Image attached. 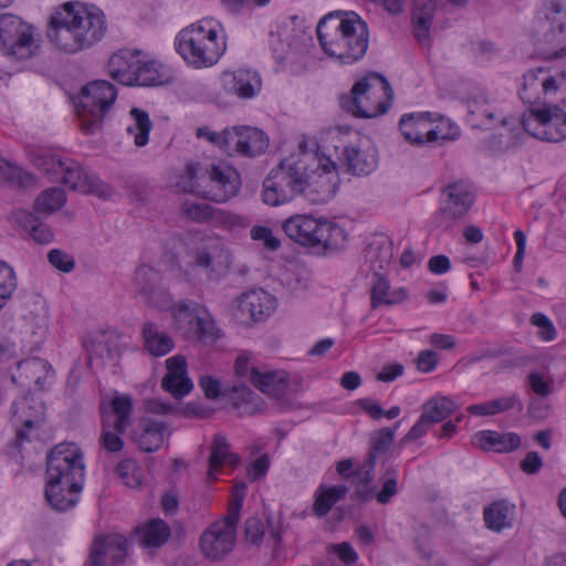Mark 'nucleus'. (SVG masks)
Wrapping results in <instances>:
<instances>
[{"mask_svg": "<svg viewBox=\"0 0 566 566\" xmlns=\"http://www.w3.org/2000/svg\"><path fill=\"white\" fill-rule=\"evenodd\" d=\"M107 32L106 15L96 7L66 2L51 15L48 38L70 54L91 49Z\"/></svg>", "mask_w": 566, "mask_h": 566, "instance_id": "1", "label": "nucleus"}, {"mask_svg": "<svg viewBox=\"0 0 566 566\" xmlns=\"http://www.w3.org/2000/svg\"><path fill=\"white\" fill-rule=\"evenodd\" d=\"M85 467L74 443L55 446L46 458L45 499L52 509L65 512L78 502Z\"/></svg>", "mask_w": 566, "mask_h": 566, "instance_id": "2", "label": "nucleus"}, {"mask_svg": "<svg viewBox=\"0 0 566 566\" xmlns=\"http://www.w3.org/2000/svg\"><path fill=\"white\" fill-rule=\"evenodd\" d=\"M317 160V153L300 150L282 159L263 180L262 198L268 206H280L303 195L308 187V174Z\"/></svg>", "mask_w": 566, "mask_h": 566, "instance_id": "3", "label": "nucleus"}, {"mask_svg": "<svg viewBox=\"0 0 566 566\" xmlns=\"http://www.w3.org/2000/svg\"><path fill=\"white\" fill-rule=\"evenodd\" d=\"M326 22L317 25V39L324 52L342 64L361 60L369 45V29L359 14L347 11L339 17L333 31H325Z\"/></svg>", "mask_w": 566, "mask_h": 566, "instance_id": "4", "label": "nucleus"}, {"mask_svg": "<svg viewBox=\"0 0 566 566\" xmlns=\"http://www.w3.org/2000/svg\"><path fill=\"white\" fill-rule=\"evenodd\" d=\"M282 229L289 239L317 255H326L342 249L347 240V234L340 226L311 214H294L283 221Z\"/></svg>", "mask_w": 566, "mask_h": 566, "instance_id": "5", "label": "nucleus"}, {"mask_svg": "<svg viewBox=\"0 0 566 566\" xmlns=\"http://www.w3.org/2000/svg\"><path fill=\"white\" fill-rule=\"evenodd\" d=\"M185 178V191L219 203L235 197L241 187L240 174L223 160L211 163L200 175L199 165L189 164L186 166Z\"/></svg>", "mask_w": 566, "mask_h": 566, "instance_id": "6", "label": "nucleus"}, {"mask_svg": "<svg viewBox=\"0 0 566 566\" xmlns=\"http://www.w3.org/2000/svg\"><path fill=\"white\" fill-rule=\"evenodd\" d=\"M199 21L182 29L176 36L175 46L182 59L193 69H207L218 63L227 50L224 38L218 31Z\"/></svg>", "mask_w": 566, "mask_h": 566, "instance_id": "7", "label": "nucleus"}, {"mask_svg": "<svg viewBox=\"0 0 566 566\" xmlns=\"http://www.w3.org/2000/svg\"><path fill=\"white\" fill-rule=\"evenodd\" d=\"M392 88L386 77L371 73L356 81L348 94L339 97L346 113L358 118H374L385 114L391 106Z\"/></svg>", "mask_w": 566, "mask_h": 566, "instance_id": "8", "label": "nucleus"}, {"mask_svg": "<svg viewBox=\"0 0 566 566\" xmlns=\"http://www.w3.org/2000/svg\"><path fill=\"white\" fill-rule=\"evenodd\" d=\"M243 495L234 499L224 517L211 523L199 537V549L210 562L223 560L234 548Z\"/></svg>", "mask_w": 566, "mask_h": 566, "instance_id": "9", "label": "nucleus"}, {"mask_svg": "<svg viewBox=\"0 0 566 566\" xmlns=\"http://www.w3.org/2000/svg\"><path fill=\"white\" fill-rule=\"evenodd\" d=\"M117 97L116 87L105 81L97 80L85 85L78 96L76 112L81 129L85 134H94L102 124Z\"/></svg>", "mask_w": 566, "mask_h": 566, "instance_id": "10", "label": "nucleus"}, {"mask_svg": "<svg viewBox=\"0 0 566 566\" xmlns=\"http://www.w3.org/2000/svg\"><path fill=\"white\" fill-rule=\"evenodd\" d=\"M528 104L530 109L521 118L523 129L531 136L547 143L566 139V112L558 104Z\"/></svg>", "mask_w": 566, "mask_h": 566, "instance_id": "11", "label": "nucleus"}, {"mask_svg": "<svg viewBox=\"0 0 566 566\" xmlns=\"http://www.w3.org/2000/svg\"><path fill=\"white\" fill-rule=\"evenodd\" d=\"M175 327L185 338L200 342H213L218 328L205 307L192 301H180L171 307Z\"/></svg>", "mask_w": 566, "mask_h": 566, "instance_id": "12", "label": "nucleus"}, {"mask_svg": "<svg viewBox=\"0 0 566 566\" xmlns=\"http://www.w3.org/2000/svg\"><path fill=\"white\" fill-rule=\"evenodd\" d=\"M523 86L520 97L525 104H542L545 101H556L560 92V103L566 104V69L551 73L545 67H537L527 71L523 76Z\"/></svg>", "mask_w": 566, "mask_h": 566, "instance_id": "13", "label": "nucleus"}, {"mask_svg": "<svg viewBox=\"0 0 566 566\" xmlns=\"http://www.w3.org/2000/svg\"><path fill=\"white\" fill-rule=\"evenodd\" d=\"M442 199L434 214L437 228L450 231L454 223L462 219L472 208L475 196L471 185L459 180L444 186L441 190Z\"/></svg>", "mask_w": 566, "mask_h": 566, "instance_id": "14", "label": "nucleus"}, {"mask_svg": "<svg viewBox=\"0 0 566 566\" xmlns=\"http://www.w3.org/2000/svg\"><path fill=\"white\" fill-rule=\"evenodd\" d=\"M133 402L129 396H116L111 401V411L102 412L99 443L107 452H119L124 448L122 436L132 424Z\"/></svg>", "mask_w": 566, "mask_h": 566, "instance_id": "15", "label": "nucleus"}, {"mask_svg": "<svg viewBox=\"0 0 566 566\" xmlns=\"http://www.w3.org/2000/svg\"><path fill=\"white\" fill-rule=\"evenodd\" d=\"M32 27L18 15H0V51L15 60H25L34 53Z\"/></svg>", "mask_w": 566, "mask_h": 566, "instance_id": "16", "label": "nucleus"}, {"mask_svg": "<svg viewBox=\"0 0 566 566\" xmlns=\"http://www.w3.org/2000/svg\"><path fill=\"white\" fill-rule=\"evenodd\" d=\"M199 385L208 399H216L219 396L229 397L232 407L238 410L240 416H252L261 410L260 397L244 384L221 388L218 379L203 376L200 378Z\"/></svg>", "mask_w": 566, "mask_h": 566, "instance_id": "17", "label": "nucleus"}, {"mask_svg": "<svg viewBox=\"0 0 566 566\" xmlns=\"http://www.w3.org/2000/svg\"><path fill=\"white\" fill-rule=\"evenodd\" d=\"M338 186L337 165L329 157L319 156L308 174V187L303 193L314 203H325L334 197Z\"/></svg>", "mask_w": 566, "mask_h": 566, "instance_id": "18", "label": "nucleus"}, {"mask_svg": "<svg viewBox=\"0 0 566 566\" xmlns=\"http://www.w3.org/2000/svg\"><path fill=\"white\" fill-rule=\"evenodd\" d=\"M60 180L71 190L86 195L93 193L101 198H107L114 192V189L109 185L103 182L95 175H88L80 163L70 158L65 159Z\"/></svg>", "mask_w": 566, "mask_h": 566, "instance_id": "19", "label": "nucleus"}, {"mask_svg": "<svg viewBox=\"0 0 566 566\" xmlns=\"http://www.w3.org/2000/svg\"><path fill=\"white\" fill-rule=\"evenodd\" d=\"M138 292L151 305L160 310H169L176 304L169 292L159 285V273L151 266L140 265L135 272Z\"/></svg>", "mask_w": 566, "mask_h": 566, "instance_id": "20", "label": "nucleus"}, {"mask_svg": "<svg viewBox=\"0 0 566 566\" xmlns=\"http://www.w3.org/2000/svg\"><path fill=\"white\" fill-rule=\"evenodd\" d=\"M222 90L241 99H251L261 91L262 81L258 72L247 69L224 71L220 75Z\"/></svg>", "mask_w": 566, "mask_h": 566, "instance_id": "21", "label": "nucleus"}, {"mask_svg": "<svg viewBox=\"0 0 566 566\" xmlns=\"http://www.w3.org/2000/svg\"><path fill=\"white\" fill-rule=\"evenodd\" d=\"M109 557L114 565H122L127 556V539L120 534L96 536L91 546L86 566H104V558Z\"/></svg>", "mask_w": 566, "mask_h": 566, "instance_id": "22", "label": "nucleus"}, {"mask_svg": "<svg viewBox=\"0 0 566 566\" xmlns=\"http://www.w3.org/2000/svg\"><path fill=\"white\" fill-rule=\"evenodd\" d=\"M228 149L233 150L243 157H255L265 151L269 146V139L265 134L258 128L244 126L234 127L228 133Z\"/></svg>", "mask_w": 566, "mask_h": 566, "instance_id": "23", "label": "nucleus"}, {"mask_svg": "<svg viewBox=\"0 0 566 566\" xmlns=\"http://www.w3.org/2000/svg\"><path fill=\"white\" fill-rule=\"evenodd\" d=\"M275 310L274 297L263 290H253L242 294L238 304V316L244 322L265 321Z\"/></svg>", "mask_w": 566, "mask_h": 566, "instance_id": "24", "label": "nucleus"}, {"mask_svg": "<svg viewBox=\"0 0 566 566\" xmlns=\"http://www.w3.org/2000/svg\"><path fill=\"white\" fill-rule=\"evenodd\" d=\"M140 54V51L129 49H120L115 52L107 63L109 76L123 85L133 86Z\"/></svg>", "mask_w": 566, "mask_h": 566, "instance_id": "25", "label": "nucleus"}, {"mask_svg": "<svg viewBox=\"0 0 566 566\" xmlns=\"http://www.w3.org/2000/svg\"><path fill=\"white\" fill-rule=\"evenodd\" d=\"M432 115L429 112L403 114L399 120V130L412 145L430 144Z\"/></svg>", "mask_w": 566, "mask_h": 566, "instance_id": "26", "label": "nucleus"}, {"mask_svg": "<svg viewBox=\"0 0 566 566\" xmlns=\"http://www.w3.org/2000/svg\"><path fill=\"white\" fill-rule=\"evenodd\" d=\"M342 164L352 175L367 176L377 167V157L374 151L360 149L353 145H344L339 156Z\"/></svg>", "mask_w": 566, "mask_h": 566, "instance_id": "27", "label": "nucleus"}, {"mask_svg": "<svg viewBox=\"0 0 566 566\" xmlns=\"http://www.w3.org/2000/svg\"><path fill=\"white\" fill-rule=\"evenodd\" d=\"M250 382L260 391L275 399H282L287 389L289 381L284 371H260L252 367L250 371Z\"/></svg>", "mask_w": 566, "mask_h": 566, "instance_id": "28", "label": "nucleus"}, {"mask_svg": "<svg viewBox=\"0 0 566 566\" xmlns=\"http://www.w3.org/2000/svg\"><path fill=\"white\" fill-rule=\"evenodd\" d=\"M182 214L197 223L214 222L233 226L237 223L238 217L214 208L209 203H184L181 207Z\"/></svg>", "mask_w": 566, "mask_h": 566, "instance_id": "29", "label": "nucleus"}, {"mask_svg": "<svg viewBox=\"0 0 566 566\" xmlns=\"http://www.w3.org/2000/svg\"><path fill=\"white\" fill-rule=\"evenodd\" d=\"M142 338L145 350L154 357L165 356L175 347L172 337L161 331L154 322L143 324Z\"/></svg>", "mask_w": 566, "mask_h": 566, "instance_id": "30", "label": "nucleus"}, {"mask_svg": "<svg viewBox=\"0 0 566 566\" xmlns=\"http://www.w3.org/2000/svg\"><path fill=\"white\" fill-rule=\"evenodd\" d=\"M408 297L403 287L391 291L389 281L381 274L375 273L370 286V306L376 310L381 305H395Z\"/></svg>", "mask_w": 566, "mask_h": 566, "instance_id": "31", "label": "nucleus"}, {"mask_svg": "<svg viewBox=\"0 0 566 566\" xmlns=\"http://www.w3.org/2000/svg\"><path fill=\"white\" fill-rule=\"evenodd\" d=\"M481 449L495 452H512L521 446V438L515 432L501 433L493 430H483L475 434Z\"/></svg>", "mask_w": 566, "mask_h": 566, "instance_id": "32", "label": "nucleus"}, {"mask_svg": "<svg viewBox=\"0 0 566 566\" xmlns=\"http://www.w3.org/2000/svg\"><path fill=\"white\" fill-rule=\"evenodd\" d=\"M140 545L149 548H159L167 543L171 535L169 525L161 518H153L135 528Z\"/></svg>", "mask_w": 566, "mask_h": 566, "instance_id": "33", "label": "nucleus"}, {"mask_svg": "<svg viewBox=\"0 0 566 566\" xmlns=\"http://www.w3.org/2000/svg\"><path fill=\"white\" fill-rule=\"evenodd\" d=\"M515 505L506 500L494 501L483 510V518L488 528L501 532L512 526Z\"/></svg>", "mask_w": 566, "mask_h": 566, "instance_id": "34", "label": "nucleus"}, {"mask_svg": "<svg viewBox=\"0 0 566 566\" xmlns=\"http://www.w3.org/2000/svg\"><path fill=\"white\" fill-rule=\"evenodd\" d=\"M240 458L230 451V444L224 436L216 434L211 446V454L209 458V476L214 474L226 464L235 467Z\"/></svg>", "mask_w": 566, "mask_h": 566, "instance_id": "35", "label": "nucleus"}, {"mask_svg": "<svg viewBox=\"0 0 566 566\" xmlns=\"http://www.w3.org/2000/svg\"><path fill=\"white\" fill-rule=\"evenodd\" d=\"M142 432L136 442L144 452H155L164 443L166 424L153 419H143L140 421Z\"/></svg>", "mask_w": 566, "mask_h": 566, "instance_id": "36", "label": "nucleus"}, {"mask_svg": "<svg viewBox=\"0 0 566 566\" xmlns=\"http://www.w3.org/2000/svg\"><path fill=\"white\" fill-rule=\"evenodd\" d=\"M30 160L50 181L60 180L65 159L50 150L38 149L30 153Z\"/></svg>", "mask_w": 566, "mask_h": 566, "instance_id": "37", "label": "nucleus"}, {"mask_svg": "<svg viewBox=\"0 0 566 566\" xmlns=\"http://www.w3.org/2000/svg\"><path fill=\"white\" fill-rule=\"evenodd\" d=\"M0 178L8 182L11 187L18 189H27L34 187L36 184L35 176L17 163L0 157Z\"/></svg>", "mask_w": 566, "mask_h": 566, "instance_id": "38", "label": "nucleus"}, {"mask_svg": "<svg viewBox=\"0 0 566 566\" xmlns=\"http://www.w3.org/2000/svg\"><path fill=\"white\" fill-rule=\"evenodd\" d=\"M348 492V488L344 484L333 485L329 488L319 486L315 494L313 504V513L323 517L328 514L333 505L344 499Z\"/></svg>", "mask_w": 566, "mask_h": 566, "instance_id": "39", "label": "nucleus"}, {"mask_svg": "<svg viewBox=\"0 0 566 566\" xmlns=\"http://www.w3.org/2000/svg\"><path fill=\"white\" fill-rule=\"evenodd\" d=\"M457 409V405L449 397H433L422 406V415L432 423L446 420Z\"/></svg>", "mask_w": 566, "mask_h": 566, "instance_id": "40", "label": "nucleus"}, {"mask_svg": "<svg viewBox=\"0 0 566 566\" xmlns=\"http://www.w3.org/2000/svg\"><path fill=\"white\" fill-rule=\"evenodd\" d=\"M166 82L165 75L160 71V65L155 61H146L140 54L137 73H135L134 85L156 86Z\"/></svg>", "mask_w": 566, "mask_h": 566, "instance_id": "41", "label": "nucleus"}, {"mask_svg": "<svg viewBox=\"0 0 566 566\" xmlns=\"http://www.w3.org/2000/svg\"><path fill=\"white\" fill-rule=\"evenodd\" d=\"M66 202V193L60 187L43 190L34 201V210L39 213L51 214L60 210Z\"/></svg>", "mask_w": 566, "mask_h": 566, "instance_id": "42", "label": "nucleus"}, {"mask_svg": "<svg viewBox=\"0 0 566 566\" xmlns=\"http://www.w3.org/2000/svg\"><path fill=\"white\" fill-rule=\"evenodd\" d=\"M468 120L471 122L473 127L476 128H493L497 124L496 109L486 104L473 102L469 106Z\"/></svg>", "mask_w": 566, "mask_h": 566, "instance_id": "43", "label": "nucleus"}, {"mask_svg": "<svg viewBox=\"0 0 566 566\" xmlns=\"http://www.w3.org/2000/svg\"><path fill=\"white\" fill-rule=\"evenodd\" d=\"M12 409L15 423H20L28 429L32 428L43 415L42 406H31L28 397L13 402Z\"/></svg>", "mask_w": 566, "mask_h": 566, "instance_id": "44", "label": "nucleus"}, {"mask_svg": "<svg viewBox=\"0 0 566 566\" xmlns=\"http://www.w3.org/2000/svg\"><path fill=\"white\" fill-rule=\"evenodd\" d=\"M394 439L395 429L385 427L375 431L370 437L367 458L376 462L381 455L387 453Z\"/></svg>", "mask_w": 566, "mask_h": 566, "instance_id": "45", "label": "nucleus"}, {"mask_svg": "<svg viewBox=\"0 0 566 566\" xmlns=\"http://www.w3.org/2000/svg\"><path fill=\"white\" fill-rule=\"evenodd\" d=\"M130 115L135 120L134 127H128L127 132L134 134V143L137 147H143L148 143L149 133L153 124L147 112L139 108H132Z\"/></svg>", "mask_w": 566, "mask_h": 566, "instance_id": "46", "label": "nucleus"}, {"mask_svg": "<svg viewBox=\"0 0 566 566\" xmlns=\"http://www.w3.org/2000/svg\"><path fill=\"white\" fill-rule=\"evenodd\" d=\"M429 133L430 144L454 140L460 136L459 127L451 123L449 119L444 118H440L439 120H434L432 118V126Z\"/></svg>", "mask_w": 566, "mask_h": 566, "instance_id": "47", "label": "nucleus"}, {"mask_svg": "<svg viewBox=\"0 0 566 566\" xmlns=\"http://www.w3.org/2000/svg\"><path fill=\"white\" fill-rule=\"evenodd\" d=\"M17 289V275L12 266L0 261V310Z\"/></svg>", "mask_w": 566, "mask_h": 566, "instance_id": "48", "label": "nucleus"}, {"mask_svg": "<svg viewBox=\"0 0 566 566\" xmlns=\"http://www.w3.org/2000/svg\"><path fill=\"white\" fill-rule=\"evenodd\" d=\"M116 472L122 482L129 488H137L142 484V469L133 459H125L118 462Z\"/></svg>", "mask_w": 566, "mask_h": 566, "instance_id": "49", "label": "nucleus"}, {"mask_svg": "<svg viewBox=\"0 0 566 566\" xmlns=\"http://www.w3.org/2000/svg\"><path fill=\"white\" fill-rule=\"evenodd\" d=\"M161 387L175 398H182L191 391L192 382L187 376L165 375Z\"/></svg>", "mask_w": 566, "mask_h": 566, "instance_id": "50", "label": "nucleus"}, {"mask_svg": "<svg viewBox=\"0 0 566 566\" xmlns=\"http://www.w3.org/2000/svg\"><path fill=\"white\" fill-rule=\"evenodd\" d=\"M48 361L39 357H31L18 364V369L21 374L32 378L35 384H40L42 374L48 371Z\"/></svg>", "mask_w": 566, "mask_h": 566, "instance_id": "51", "label": "nucleus"}, {"mask_svg": "<svg viewBox=\"0 0 566 566\" xmlns=\"http://www.w3.org/2000/svg\"><path fill=\"white\" fill-rule=\"evenodd\" d=\"M386 476L381 489L376 494V500L381 505L389 503L398 493L397 470L395 468L388 469Z\"/></svg>", "mask_w": 566, "mask_h": 566, "instance_id": "52", "label": "nucleus"}, {"mask_svg": "<svg viewBox=\"0 0 566 566\" xmlns=\"http://www.w3.org/2000/svg\"><path fill=\"white\" fill-rule=\"evenodd\" d=\"M250 235L252 240L262 242L263 247L269 251H276L281 247V241L269 227L254 226L250 230Z\"/></svg>", "mask_w": 566, "mask_h": 566, "instance_id": "53", "label": "nucleus"}, {"mask_svg": "<svg viewBox=\"0 0 566 566\" xmlns=\"http://www.w3.org/2000/svg\"><path fill=\"white\" fill-rule=\"evenodd\" d=\"M189 268H199L205 271L207 275L214 273L213 258L208 248H197L192 251Z\"/></svg>", "mask_w": 566, "mask_h": 566, "instance_id": "54", "label": "nucleus"}, {"mask_svg": "<svg viewBox=\"0 0 566 566\" xmlns=\"http://www.w3.org/2000/svg\"><path fill=\"white\" fill-rule=\"evenodd\" d=\"M490 401L494 415L506 412L509 410H523V402L517 394L496 397Z\"/></svg>", "mask_w": 566, "mask_h": 566, "instance_id": "55", "label": "nucleus"}, {"mask_svg": "<svg viewBox=\"0 0 566 566\" xmlns=\"http://www.w3.org/2000/svg\"><path fill=\"white\" fill-rule=\"evenodd\" d=\"M265 528L263 522L255 516L247 518L244 523L245 539L253 545H260L264 537Z\"/></svg>", "mask_w": 566, "mask_h": 566, "instance_id": "56", "label": "nucleus"}, {"mask_svg": "<svg viewBox=\"0 0 566 566\" xmlns=\"http://www.w3.org/2000/svg\"><path fill=\"white\" fill-rule=\"evenodd\" d=\"M531 323L539 328L537 334L543 340L551 342L556 337V329L545 314L534 313L531 316Z\"/></svg>", "mask_w": 566, "mask_h": 566, "instance_id": "57", "label": "nucleus"}, {"mask_svg": "<svg viewBox=\"0 0 566 566\" xmlns=\"http://www.w3.org/2000/svg\"><path fill=\"white\" fill-rule=\"evenodd\" d=\"M49 262L57 270L69 273L75 266L74 259L64 251L53 249L48 254Z\"/></svg>", "mask_w": 566, "mask_h": 566, "instance_id": "58", "label": "nucleus"}, {"mask_svg": "<svg viewBox=\"0 0 566 566\" xmlns=\"http://www.w3.org/2000/svg\"><path fill=\"white\" fill-rule=\"evenodd\" d=\"M375 467L376 462L366 458L365 462L352 472L358 485L367 486L373 482L375 478Z\"/></svg>", "mask_w": 566, "mask_h": 566, "instance_id": "59", "label": "nucleus"}, {"mask_svg": "<svg viewBox=\"0 0 566 566\" xmlns=\"http://www.w3.org/2000/svg\"><path fill=\"white\" fill-rule=\"evenodd\" d=\"M11 219L18 227L25 230L28 233L32 231L40 221L32 212L23 209L13 211Z\"/></svg>", "mask_w": 566, "mask_h": 566, "instance_id": "60", "label": "nucleus"}, {"mask_svg": "<svg viewBox=\"0 0 566 566\" xmlns=\"http://www.w3.org/2000/svg\"><path fill=\"white\" fill-rule=\"evenodd\" d=\"M228 133H230V129H224L222 133H216V132H211L207 126L205 127H199L197 129V137L198 138H207L210 143L221 147V148H224V149H228Z\"/></svg>", "mask_w": 566, "mask_h": 566, "instance_id": "61", "label": "nucleus"}, {"mask_svg": "<svg viewBox=\"0 0 566 566\" xmlns=\"http://www.w3.org/2000/svg\"><path fill=\"white\" fill-rule=\"evenodd\" d=\"M413 20V27H415V34L418 40V42L421 44V46H430V25L432 20H428L427 18H415Z\"/></svg>", "mask_w": 566, "mask_h": 566, "instance_id": "62", "label": "nucleus"}, {"mask_svg": "<svg viewBox=\"0 0 566 566\" xmlns=\"http://www.w3.org/2000/svg\"><path fill=\"white\" fill-rule=\"evenodd\" d=\"M437 8V0H415L412 19L427 18L432 20Z\"/></svg>", "mask_w": 566, "mask_h": 566, "instance_id": "63", "label": "nucleus"}, {"mask_svg": "<svg viewBox=\"0 0 566 566\" xmlns=\"http://www.w3.org/2000/svg\"><path fill=\"white\" fill-rule=\"evenodd\" d=\"M543 467V460L536 451H530L521 461L520 468L526 474H535Z\"/></svg>", "mask_w": 566, "mask_h": 566, "instance_id": "64", "label": "nucleus"}]
</instances>
